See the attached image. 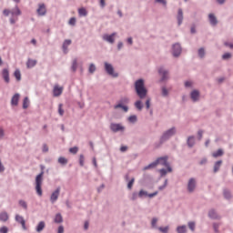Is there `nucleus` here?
Instances as JSON below:
<instances>
[{"mask_svg": "<svg viewBox=\"0 0 233 233\" xmlns=\"http://www.w3.org/2000/svg\"><path fill=\"white\" fill-rule=\"evenodd\" d=\"M135 90L140 99H145L148 94V90L145 86V80L138 79L135 82Z\"/></svg>", "mask_w": 233, "mask_h": 233, "instance_id": "nucleus-1", "label": "nucleus"}, {"mask_svg": "<svg viewBox=\"0 0 233 233\" xmlns=\"http://www.w3.org/2000/svg\"><path fill=\"white\" fill-rule=\"evenodd\" d=\"M157 165H162V167H167V172H172V167L168 165V157H161L157 158L155 162L149 164L144 167V170H148L150 168H156Z\"/></svg>", "mask_w": 233, "mask_h": 233, "instance_id": "nucleus-2", "label": "nucleus"}, {"mask_svg": "<svg viewBox=\"0 0 233 233\" xmlns=\"http://www.w3.org/2000/svg\"><path fill=\"white\" fill-rule=\"evenodd\" d=\"M43 174L42 171L36 177H35V190L38 196H43V189H41V186L43 185Z\"/></svg>", "mask_w": 233, "mask_h": 233, "instance_id": "nucleus-3", "label": "nucleus"}, {"mask_svg": "<svg viewBox=\"0 0 233 233\" xmlns=\"http://www.w3.org/2000/svg\"><path fill=\"white\" fill-rule=\"evenodd\" d=\"M129 99L128 97H123L119 100L118 104L114 106L115 110H117V108H122V110H124V112H128V106H125V105H128L129 103Z\"/></svg>", "mask_w": 233, "mask_h": 233, "instance_id": "nucleus-4", "label": "nucleus"}, {"mask_svg": "<svg viewBox=\"0 0 233 233\" xmlns=\"http://www.w3.org/2000/svg\"><path fill=\"white\" fill-rule=\"evenodd\" d=\"M11 15L13 17L10 18V23H11V25H15V22L17 21V15H21V10L19 9V7H15L11 11Z\"/></svg>", "mask_w": 233, "mask_h": 233, "instance_id": "nucleus-5", "label": "nucleus"}, {"mask_svg": "<svg viewBox=\"0 0 233 233\" xmlns=\"http://www.w3.org/2000/svg\"><path fill=\"white\" fill-rule=\"evenodd\" d=\"M105 70L108 74V76H112V77H117V73L114 72V66L112 64H108L105 62Z\"/></svg>", "mask_w": 233, "mask_h": 233, "instance_id": "nucleus-6", "label": "nucleus"}, {"mask_svg": "<svg viewBox=\"0 0 233 233\" xmlns=\"http://www.w3.org/2000/svg\"><path fill=\"white\" fill-rule=\"evenodd\" d=\"M175 134H176V128L173 127L167 130L166 133L163 134L161 137V143H163V141H167V139H169V137H172V136H174Z\"/></svg>", "mask_w": 233, "mask_h": 233, "instance_id": "nucleus-7", "label": "nucleus"}, {"mask_svg": "<svg viewBox=\"0 0 233 233\" xmlns=\"http://www.w3.org/2000/svg\"><path fill=\"white\" fill-rule=\"evenodd\" d=\"M61 192V187H57L52 194L50 197V201L51 203H55L57 201L58 198H59V194Z\"/></svg>", "mask_w": 233, "mask_h": 233, "instance_id": "nucleus-8", "label": "nucleus"}, {"mask_svg": "<svg viewBox=\"0 0 233 233\" xmlns=\"http://www.w3.org/2000/svg\"><path fill=\"white\" fill-rule=\"evenodd\" d=\"M2 77L5 83H10V71L8 68H4L2 70Z\"/></svg>", "mask_w": 233, "mask_h": 233, "instance_id": "nucleus-9", "label": "nucleus"}, {"mask_svg": "<svg viewBox=\"0 0 233 233\" xmlns=\"http://www.w3.org/2000/svg\"><path fill=\"white\" fill-rule=\"evenodd\" d=\"M110 129L112 130V132H119L121 130H125V127L123 126H121V124L112 123L110 125Z\"/></svg>", "mask_w": 233, "mask_h": 233, "instance_id": "nucleus-10", "label": "nucleus"}, {"mask_svg": "<svg viewBox=\"0 0 233 233\" xmlns=\"http://www.w3.org/2000/svg\"><path fill=\"white\" fill-rule=\"evenodd\" d=\"M15 221H17V223H20L24 230H26V222L25 221V218L22 216L16 215Z\"/></svg>", "mask_w": 233, "mask_h": 233, "instance_id": "nucleus-11", "label": "nucleus"}, {"mask_svg": "<svg viewBox=\"0 0 233 233\" xmlns=\"http://www.w3.org/2000/svg\"><path fill=\"white\" fill-rule=\"evenodd\" d=\"M181 54V46L179 44H175L173 46V56L177 57Z\"/></svg>", "mask_w": 233, "mask_h": 233, "instance_id": "nucleus-12", "label": "nucleus"}, {"mask_svg": "<svg viewBox=\"0 0 233 233\" xmlns=\"http://www.w3.org/2000/svg\"><path fill=\"white\" fill-rule=\"evenodd\" d=\"M158 74L161 76V81H165L166 79H168V71L163 69V67H160L158 69Z\"/></svg>", "mask_w": 233, "mask_h": 233, "instance_id": "nucleus-13", "label": "nucleus"}, {"mask_svg": "<svg viewBox=\"0 0 233 233\" xmlns=\"http://www.w3.org/2000/svg\"><path fill=\"white\" fill-rule=\"evenodd\" d=\"M195 188H196V179L190 178L187 183V190L188 192H194Z\"/></svg>", "mask_w": 233, "mask_h": 233, "instance_id": "nucleus-14", "label": "nucleus"}, {"mask_svg": "<svg viewBox=\"0 0 233 233\" xmlns=\"http://www.w3.org/2000/svg\"><path fill=\"white\" fill-rule=\"evenodd\" d=\"M102 37L104 41L114 44V41H115L114 37H116V33H113L112 35H104Z\"/></svg>", "mask_w": 233, "mask_h": 233, "instance_id": "nucleus-15", "label": "nucleus"}, {"mask_svg": "<svg viewBox=\"0 0 233 233\" xmlns=\"http://www.w3.org/2000/svg\"><path fill=\"white\" fill-rule=\"evenodd\" d=\"M63 94V87H59V86H55L53 89V95L55 97H59Z\"/></svg>", "mask_w": 233, "mask_h": 233, "instance_id": "nucleus-16", "label": "nucleus"}, {"mask_svg": "<svg viewBox=\"0 0 233 233\" xmlns=\"http://www.w3.org/2000/svg\"><path fill=\"white\" fill-rule=\"evenodd\" d=\"M38 15H46V7L45 6V4H40L38 5V9L36 10Z\"/></svg>", "mask_w": 233, "mask_h": 233, "instance_id": "nucleus-17", "label": "nucleus"}, {"mask_svg": "<svg viewBox=\"0 0 233 233\" xmlns=\"http://www.w3.org/2000/svg\"><path fill=\"white\" fill-rule=\"evenodd\" d=\"M70 45H72V40L66 39V40L64 41L63 46H62L64 54L68 53V46H70Z\"/></svg>", "mask_w": 233, "mask_h": 233, "instance_id": "nucleus-18", "label": "nucleus"}, {"mask_svg": "<svg viewBox=\"0 0 233 233\" xmlns=\"http://www.w3.org/2000/svg\"><path fill=\"white\" fill-rule=\"evenodd\" d=\"M19 97H21V96L19 94H15V96L12 97L11 99V105L13 106H17V105H19Z\"/></svg>", "mask_w": 233, "mask_h": 233, "instance_id": "nucleus-19", "label": "nucleus"}, {"mask_svg": "<svg viewBox=\"0 0 233 233\" xmlns=\"http://www.w3.org/2000/svg\"><path fill=\"white\" fill-rule=\"evenodd\" d=\"M143 196H147L148 198H154V196H157V191H156L155 193H152V194H148L147 191L142 189L139 191L138 197L143 198Z\"/></svg>", "mask_w": 233, "mask_h": 233, "instance_id": "nucleus-20", "label": "nucleus"}, {"mask_svg": "<svg viewBox=\"0 0 233 233\" xmlns=\"http://www.w3.org/2000/svg\"><path fill=\"white\" fill-rule=\"evenodd\" d=\"M208 19H209V23H210V25H212V26H216V25H218V18L216 17V15H214V14H209Z\"/></svg>", "mask_w": 233, "mask_h": 233, "instance_id": "nucleus-21", "label": "nucleus"}, {"mask_svg": "<svg viewBox=\"0 0 233 233\" xmlns=\"http://www.w3.org/2000/svg\"><path fill=\"white\" fill-rule=\"evenodd\" d=\"M45 227H46V225L45 224V221H40L36 226V232H43V230L45 229Z\"/></svg>", "mask_w": 233, "mask_h": 233, "instance_id": "nucleus-22", "label": "nucleus"}, {"mask_svg": "<svg viewBox=\"0 0 233 233\" xmlns=\"http://www.w3.org/2000/svg\"><path fill=\"white\" fill-rule=\"evenodd\" d=\"M37 65V61L34 59H28L26 63L27 68H34Z\"/></svg>", "mask_w": 233, "mask_h": 233, "instance_id": "nucleus-23", "label": "nucleus"}, {"mask_svg": "<svg viewBox=\"0 0 233 233\" xmlns=\"http://www.w3.org/2000/svg\"><path fill=\"white\" fill-rule=\"evenodd\" d=\"M177 19L178 21V25H180L181 23H183V10L182 9H178Z\"/></svg>", "mask_w": 233, "mask_h": 233, "instance_id": "nucleus-24", "label": "nucleus"}, {"mask_svg": "<svg viewBox=\"0 0 233 233\" xmlns=\"http://www.w3.org/2000/svg\"><path fill=\"white\" fill-rule=\"evenodd\" d=\"M191 99H192L193 101H198V99H199V91L194 90V91L191 93Z\"/></svg>", "mask_w": 233, "mask_h": 233, "instance_id": "nucleus-25", "label": "nucleus"}, {"mask_svg": "<svg viewBox=\"0 0 233 233\" xmlns=\"http://www.w3.org/2000/svg\"><path fill=\"white\" fill-rule=\"evenodd\" d=\"M8 218V213H6V211H3L0 213V221L6 222Z\"/></svg>", "mask_w": 233, "mask_h": 233, "instance_id": "nucleus-26", "label": "nucleus"}, {"mask_svg": "<svg viewBox=\"0 0 233 233\" xmlns=\"http://www.w3.org/2000/svg\"><path fill=\"white\" fill-rule=\"evenodd\" d=\"M223 164V161L221 160H218L215 163V166H214V172H218L219 171V168L221 167V165Z\"/></svg>", "mask_w": 233, "mask_h": 233, "instance_id": "nucleus-27", "label": "nucleus"}, {"mask_svg": "<svg viewBox=\"0 0 233 233\" xmlns=\"http://www.w3.org/2000/svg\"><path fill=\"white\" fill-rule=\"evenodd\" d=\"M78 14L80 16H86L88 15V12L86 11V9L85 7H81L78 9Z\"/></svg>", "mask_w": 233, "mask_h": 233, "instance_id": "nucleus-28", "label": "nucleus"}, {"mask_svg": "<svg viewBox=\"0 0 233 233\" xmlns=\"http://www.w3.org/2000/svg\"><path fill=\"white\" fill-rule=\"evenodd\" d=\"M28 106H30V100H28V97L25 96L23 101V108L26 109Z\"/></svg>", "mask_w": 233, "mask_h": 233, "instance_id": "nucleus-29", "label": "nucleus"}, {"mask_svg": "<svg viewBox=\"0 0 233 233\" xmlns=\"http://www.w3.org/2000/svg\"><path fill=\"white\" fill-rule=\"evenodd\" d=\"M177 233H187V226H179L177 228Z\"/></svg>", "mask_w": 233, "mask_h": 233, "instance_id": "nucleus-30", "label": "nucleus"}, {"mask_svg": "<svg viewBox=\"0 0 233 233\" xmlns=\"http://www.w3.org/2000/svg\"><path fill=\"white\" fill-rule=\"evenodd\" d=\"M223 154H224L223 149H218L217 152H214L212 156L213 157H221Z\"/></svg>", "mask_w": 233, "mask_h": 233, "instance_id": "nucleus-31", "label": "nucleus"}, {"mask_svg": "<svg viewBox=\"0 0 233 233\" xmlns=\"http://www.w3.org/2000/svg\"><path fill=\"white\" fill-rule=\"evenodd\" d=\"M14 76L17 81H21V71L19 69L15 71Z\"/></svg>", "mask_w": 233, "mask_h": 233, "instance_id": "nucleus-32", "label": "nucleus"}, {"mask_svg": "<svg viewBox=\"0 0 233 233\" xmlns=\"http://www.w3.org/2000/svg\"><path fill=\"white\" fill-rule=\"evenodd\" d=\"M55 223H63V217L61 216V214L56 215Z\"/></svg>", "mask_w": 233, "mask_h": 233, "instance_id": "nucleus-33", "label": "nucleus"}, {"mask_svg": "<svg viewBox=\"0 0 233 233\" xmlns=\"http://www.w3.org/2000/svg\"><path fill=\"white\" fill-rule=\"evenodd\" d=\"M135 106L136 108H137V110H143V103L141 102V100H137L135 103Z\"/></svg>", "mask_w": 233, "mask_h": 233, "instance_id": "nucleus-34", "label": "nucleus"}, {"mask_svg": "<svg viewBox=\"0 0 233 233\" xmlns=\"http://www.w3.org/2000/svg\"><path fill=\"white\" fill-rule=\"evenodd\" d=\"M209 218H212L213 219H218V213L214 209H211L209 211Z\"/></svg>", "mask_w": 233, "mask_h": 233, "instance_id": "nucleus-35", "label": "nucleus"}, {"mask_svg": "<svg viewBox=\"0 0 233 233\" xmlns=\"http://www.w3.org/2000/svg\"><path fill=\"white\" fill-rule=\"evenodd\" d=\"M58 163H60V165H66V163H68V160L66 157H60L58 158Z\"/></svg>", "mask_w": 233, "mask_h": 233, "instance_id": "nucleus-36", "label": "nucleus"}, {"mask_svg": "<svg viewBox=\"0 0 233 233\" xmlns=\"http://www.w3.org/2000/svg\"><path fill=\"white\" fill-rule=\"evenodd\" d=\"M194 143H195L194 137H189L187 139L188 147H194Z\"/></svg>", "mask_w": 233, "mask_h": 233, "instance_id": "nucleus-37", "label": "nucleus"}, {"mask_svg": "<svg viewBox=\"0 0 233 233\" xmlns=\"http://www.w3.org/2000/svg\"><path fill=\"white\" fill-rule=\"evenodd\" d=\"M69 152L71 154H77V152H79V147H70Z\"/></svg>", "mask_w": 233, "mask_h": 233, "instance_id": "nucleus-38", "label": "nucleus"}, {"mask_svg": "<svg viewBox=\"0 0 233 233\" xmlns=\"http://www.w3.org/2000/svg\"><path fill=\"white\" fill-rule=\"evenodd\" d=\"M88 72L89 74H94L96 72V66L94 64H90Z\"/></svg>", "mask_w": 233, "mask_h": 233, "instance_id": "nucleus-39", "label": "nucleus"}, {"mask_svg": "<svg viewBox=\"0 0 233 233\" xmlns=\"http://www.w3.org/2000/svg\"><path fill=\"white\" fill-rule=\"evenodd\" d=\"M72 70L73 72H76V70H77V59L73 60Z\"/></svg>", "mask_w": 233, "mask_h": 233, "instance_id": "nucleus-40", "label": "nucleus"}, {"mask_svg": "<svg viewBox=\"0 0 233 233\" xmlns=\"http://www.w3.org/2000/svg\"><path fill=\"white\" fill-rule=\"evenodd\" d=\"M19 205H20V207H22L25 210H26V208H28V206H27V204H26V202L25 200H20L19 201Z\"/></svg>", "mask_w": 233, "mask_h": 233, "instance_id": "nucleus-41", "label": "nucleus"}, {"mask_svg": "<svg viewBox=\"0 0 233 233\" xmlns=\"http://www.w3.org/2000/svg\"><path fill=\"white\" fill-rule=\"evenodd\" d=\"M58 114L59 116H63L65 114V110H63V104H59L58 106Z\"/></svg>", "mask_w": 233, "mask_h": 233, "instance_id": "nucleus-42", "label": "nucleus"}, {"mask_svg": "<svg viewBox=\"0 0 233 233\" xmlns=\"http://www.w3.org/2000/svg\"><path fill=\"white\" fill-rule=\"evenodd\" d=\"M79 163H80V167H84L85 166V156L80 155V157H79Z\"/></svg>", "mask_w": 233, "mask_h": 233, "instance_id": "nucleus-43", "label": "nucleus"}, {"mask_svg": "<svg viewBox=\"0 0 233 233\" xmlns=\"http://www.w3.org/2000/svg\"><path fill=\"white\" fill-rule=\"evenodd\" d=\"M128 121H129L130 123H136V122L137 121V116H131L128 117Z\"/></svg>", "mask_w": 233, "mask_h": 233, "instance_id": "nucleus-44", "label": "nucleus"}, {"mask_svg": "<svg viewBox=\"0 0 233 233\" xmlns=\"http://www.w3.org/2000/svg\"><path fill=\"white\" fill-rule=\"evenodd\" d=\"M188 228L192 230V232H194V230L196 228V223L188 222Z\"/></svg>", "mask_w": 233, "mask_h": 233, "instance_id": "nucleus-45", "label": "nucleus"}, {"mask_svg": "<svg viewBox=\"0 0 233 233\" xmlns=\"http://www.w3.org/2000/svg\"><path fill=\"white\" fill-rule=\"evenodd\" d=\"M198 56H199V57H205V49L204 48L198 49Z\"/></svg>", "mask_w": 233, "mask_h": 233, "instance_id": "nucleus-46", "label": "nucleus"}, {"mask_svg": "<svg viewBox=\"0 0 233 233\" xmlns=\"http://www.w3.org/2000/svg\"><path fill=\"white\" fill-rule=\"evenodd\" d=\"M134 181H136L134 178H132L128 184H127V188H129V190L132 189V187H134Z\"/></svg>", "mask_w": 233, "mask_h": 233, "instance_id": "nucleus-47", "label": "nucleus"}, {"mask_svg": "<svg viewBox=\"0 0 233 233\" xmlns=\"http://www.w3.org/2000/svg\"><path fill=\"white\" fill-rule=\"evenodd\" d=\"M230 57H232V55L230 53H225L222 56V59H230Z\"/></svg>", "mask_w": 233, "mask_h": 233, "instance_id": "nucleus-48", "label": "nucleus"}, {"mask_svg": "<svg viewBox=\"0 0 233 233\" xmlns=\"http://www.w3.org/2000/svg\"><path fill=\"white\" fill-rule=\"evenodd\" d=\"M224 197L226 198V199H229V198H230V191L225 190L224 191Z\"/></svg>", "mask_w": 233, "mask_h": 233, "instance_id": "nucleus-49", "label": "nucleus"}, {"mask_svg": "<svg viewBox=\"0 0 233 233\" xmlns=\"http://www.w3.org/2000/svg\"><path fill=\"white\" fill-rule=\"evenodd\" d=\"M160 232L168 233V227L159 228Z\"/></svg>", "mask_w": 233, "mask_h": 233, "instance_id": "nucleus-50", "label": "nucleus"}, {"mask_svg": "<svg viewBox=\"0 0 233 233\" xmlns=\"http://www.w3.org/2000/svg\"><path fill=\"white\" fill-rule=\"evenodd\" d=\"M0 233H8V228L6 227H2L0 228Z\"/></svg>", "mask_w": 233, "mask_h": 233, "instance_id": "nucleus-51", "label": "nucleus"}, {"mask_svg": "<svg viewBox=\"0 0 233 233\" xmlns=\"http://www.w3.org/2000/svg\"><path fill=\"white\" fill-rule=\"evenodd\" d=\"M69 25H71L72 26H74V25H76V17H72L69 19Z\"/></svg>", "mask_w": 233, "mask_h": 233, "instance_id": "nucleus-52", "label": "nucleus"}, {"mask_svg": "<svg viewBox=\"0 0 233 233\" xmlns=\"http://www.w3.org/2000/svg\"><path fill=\"white\" fill-rule=\"evenodd\" d=\"M5 137V129L3 127H0V139H3Z\"/></svg>", "mask_w": 233, "mask_h": 233, "instance_id": "nucleus-53", "label": "nucleus"}, {"mask_svg": "<svg viewBox=\"0 0 233 233\" xmlns=\"http://www.w3.org/2000/svg\"><path fill=\"white\" fill-rule=\"evenodd\" d=\"M3 14H4V15L8 16V15H10V14H12V11H10V10H8V9H5V10L3 11Z\"/></svg>", "mask_w": 233, "mask_h": 233, "instance_id": "nucleus-54", "label": "nucleus"}, {"mask_svg": "<svg viewBox=\"0 0 233 233\" xmlns=\"http://www.w3.org/2000/svg\"><path fill=\"white\" fill-rule=\"evenodd\" d=\"M162 96H168V90H167L165 87L162 88Z\"/></svg>", "mask_w": 233, "mask_h": 233, "instance_id": "nucleus-55", "label": "nucleus"}, {"mask_svg": "<svg viewBox=\"0 0 233 233\" xmlns=\"http://www.w3.org/2000/svg\"><path fill=\"white\" fill-rule=\"evenodd\" d=\"M160 176H167V169H159Z\"/></svg>", "mask_w": 233, "mask_h": 233, "instance_id": "nucleus-56", "label": "nucleus"}, {"mask_svg": "<svg viewBox=\"0 0 233 233\" xmlns=\"http://www.w3.org/2000/svg\"><path fill=\"white\" fill-rule=\"evenodd\" d=\"M151 225L152 227H156V225H157V218H153L151 221Z\"/></svg>", "mask_w": 233, "mask_h": 233, "instance_id": "nucleus-57", "label": "nucleus"}, {"mask_svg": "<svg viewBox=\"0 0 233 233\" xmlns=\"http://www.w3.org/2000/svg\"><path fill=\"white\" fill-rule=\"evenodd\" d=\"M146 107L147 108H150V98H147V101H146Z\"/></svg>", "mask_w": 233, "mask_h": 233, "instance_id": "nucleus-58", "label": "nucleus"}, {"mask_svg": "<svg viewBox=\"0 0 233 233\" xmlns=\"http://www.w3.org/2000/svg\"><path fill=\"white\" fill-rule=\"evenodd\" d=\"M43 152H48V146L46 144L43 145Z\"/></svg>", "mask_w": 233, "mask_h": 233, "instance_id": "nucleus-59", "label": "nucleus"}, {"mask_svg": "<svg viewBox=\"0 0 233 233\" xmlns=\"http://www.w3.org/2000/svg\"><path fill=\"white\" fill-rule=\"evenodd\" d=\"M120 150H121L122 152H127V150H128V147H127V146H122V147H120Z\"/></svg>", "mask_w": 233, "mask_h": 233, "instance_id": "nucleus-60", "label": "nucleus"}, {"mask_svg": "<svg viewBox=\"0 0 233 233\" xmlns=\"http://www.w3.org/2000/svg\"><path fill=\"white\" fill-rule=\"evenodd\" d=\"M156 3H161V5H167L166 0H156Z\"/></svg>", "mask_w": 233, "mask_h": 233, "instance_id": "nucleus-61", "label": "nucleus"}, {"mask_svg": "<svg viewBox=\"0 0 233 233\" xmlns=\"http://www.w3.org/2000/svg\"><path fill=\"white\" fill-rule=\"evenodd\" d=\"M63 232H65V228H63V226H60L58 228V233H63Z\"/></svg>", "mask_w": 233, "mask_h": 233, "instance_id": "nucleus-62", "label": "nucleus"}, {"mask_svg": "<svg viewBox=\"0 0 233 233\" xmlns=\"http://www.w3.org/2000/svg\"><path fill=\"white\" fill-rule=\"evenodd\" d=\"M185 86H187V87L192 86V82L191 81L185 82Z\"/></svg>", "mask_w": 233, "mask_h": 233, "instance_id": "nucleus-63", "label": "nucleus"}, {"mask_svg": "<svg viewBox=\"0 0 233 233\" xmlns=\"http://www.w3.org/2000/svg\"><path fill=\"white\" fill-rule=\"evenodd\" d=\"M131 199L135 201V199H137V193H133Z\"/></svg>", "mask_w": 233, "mask_h": 233, "instance_id": "nucleus-64", "label": "nucleus"}]
</instances>
